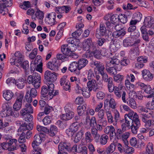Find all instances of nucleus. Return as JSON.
Wrapping results in <instances>:
<instances>
[{"instance_id":"nucleus-49","label":"nucleus","mask_w":154,"mask_h":154,"mask_svg":"<svg viewBox=\"0 0 154 154\" xmlns=\"http://www.w3.org/2000/svg\"><path fill=\"white\" fill-rule=\"evenodd\" d=\"M127 104L132 108L136 109L137 108V105L135 100L132 99H130L127 102Z\"/></svg>"},{"instance_id":"nucleus-45","label":"nucleus","mask_w":154,"mask_h":154,"mask_svg":"<svg viewBox=\"0 0 154 154\" xmlns=\"http://www.w3.org/2000/svg\"><path fill=\"white\" fill-rule=\"evenodd\" d=\"M126 145L124 149V152L128 154H132L134 152V149L132 147Z\"/></svg>"},{"instance_id":"nucleus-47","label":"nucleus","mask_w":154,"mask_h":154,"mask_svg":"<svg viewBox=\"0 0 154 154\" xmlns=\"http://www.w3.org/2000/svg\"><path fill=\"white\" fill-rule=\"evenodd\" d=\"M90 91L86 88H83L82 89V94L85 98H88L90 96Z\"/></svg>"},{"instance_id":"nucleus-55","label":"nucleus","mask_w":154,"mask_h":154,"mask_svg":"<svg viewBox=\"0 0 154 154\" xmlns=\"http://www.w3.org/2000/svg\"><path fill=\"white\" fill-rule=\"evenodd\" d=\"M142 17V14L140 13L137 12L134 14L133 18L139 22L140 21Z\"/></svg>"},{"instance_id":"nucleus-52","label":"nucleus","mask_w":154,"mask_h":154,"mask_svg":"<svg viewBox=\"0 0 154 154\" xmlns=\"http://www.w3.org/2000/svg\"><path fill=\"white\" fill-rule=\"evenodd\" d=\"M96 126L97 131H102L103 129V120H97L96 122Z\"/></svg>"},{"instance_id":"nucleus-62","label":"nucleus","mask_w":154,"mask_h":154,"mask_svg":"<svg viewBox=\"0 0 154 154\" xmlns=\"http://www.w3.org/2000/svg\"><path fill=\"white\" fill-rule=\"evenodd\" d=\"M121 90L116 86H115V90H114L115 94L116 96L120 98L121 97Z\"/></svg>"},{"instance_id":"nucleus-33","label":"nucleus","mask_w":154,"mask_h":154,"mask_svg":"<svg viewBox=\"0 0 154 154\" xmlns=\"http://www.w3.org/2000/svg\"><path fill=\"white\" fill-rule=\"evenodd\" d=\"M123 44L125 47L132 45L134 44L133 38L131 37L126 38L123 40Z\"/></svg>"},{"instance_id":"nucleus-28","label":"nucleus","mask_w":154,"mask_h":154,"mask_svg":"<svg viewBox=\"0 0 154 154\" xmlns=\"http://www.w3.org/2000/svg\"><path fill=\"white\" fill-rule=\"evenodd\" d=\"M1 145L3 149L5 150L8 149L9 151H13L17 149L18 146L17 145L15 146H10L8 142H4L1 144Z\"/></svg>"},{"instance_id":"nucleus-53","label":"nucleus","mask_w":154,"mask_h":154,"mask_svg":"<svg viewBox=\"0 0 154 154\" xmlns=\"http://www.w3.org/2000/svg\"><path fill=\"white\" fill-rule=\"evenodd\" d=\"M40 144H38L35 143H32V146L33 148L32 152H35L42 151L41 149L39 146Z\"/></svg>"},{"instance_id":"nucleus-30","label":"nucleus","mask_w":154,"mask_h":154,"mask_svg":"<svg viewBox=\"0 0 154 154\" xmlns=\"http://www.w3.org/2000/svg\"><path fill=\"white\" fill-rule=\"evenodd\" d=\"M126 33L125 30L121 29L114 32L112 34V36L115 38L120 37L124 36Z\"/></svg>"},{"instance_id":"nucleus-35","label":"nucleus","mask_w":154,"mask_h":154,"mask_svg":"<svg viewBox=\"0 0 154 154\" xmlns=\"http://www.w3.org/2000/svg\"><path fill=\"white\" fill-rule=\"evenodd\" d=\"M14 83L17 86L18 88L20 89H22L24 86L25 81L23 79L20 78L18 80H15Z\"/></svg>"},{"instance_id":"nucleus-51","label":"nucleus","mask_w":154,"mask_h":154,"mask_svg":"<svg viewBox=\"0 0 154 154\" xmlns=\"http://www.w3.org/2000/svg\"><path fill=\"white\" fill-rule=\"evenodd\" d=\"M85 140L87 143H91L93 140L91 133L89 131L86 132L85 134Z\"/></svg>"},{"instance_id":"nucleus-21","label":"nucleus","mask_w":154,"mask_h":154,"mask_svg":"<svg viewBox=\"0 0 154 154\" xmlns=\"http://www.w3.org/2000/svg\"><path fill=\"white\" fill-rule=\"evenodd\" d=\"M83 131L81 130L78 132L76 134L74 133L70 136L71 137L72 140H73L75 143H77L80 140L83 135Z\"/></svg>"},{"instance_id":"nucleus-27","label":"nucleus","mask_w":154,"mask_h":154,"mask_svg":"<svg viewBox=\"0 0 154 154\" xmlns=\"http://www.w3.org/2000/svg\"><path fill=\"white\" fill-rule=\"evenodd\" d=\"M125 122L122 125L121 127L122 130L125 131L126 127L130 128L133 124V121L132 119H128V118H125Z\"/></svg>"},{"instance_id":"nucleus-24","label":"nucleus","mask_w":154,"mask_h":154,"mask_svg":"<svg viewBox=\"0 0 154 154\" xmlns=\"http://www.w3.org/2000/svg\"><path fill=\"white\" fill-rule=\"evenodd\" d=\"M65 112V114H62L61 115V118L63 120H69L72 119L74 116V112L72 111Z\"/></svg>"},{"instance_id":"nucleus-57","label":"nucleus","mask_w":154,"mask_h":154,"mask_svg":"<svg viewBox=\"0 0 154 154\" xmlns=\"http://www.w3.org/2000/svg\"><path fill=\"white\" fill-rule=\"evenodd\" d=\"M124 77L123 75L119 74L114 76V79L115 82H120L122 81Z\"/></svg>"},{"instance_id":"nucleus-54","label":"nucleus","mask_w":154,"mask_h":154,"mask_svg":"<svg viewBox=\"0 0 154 154\" xmlns=\"http://www.w3.org/2000/svg\"><path fill=\"white\" fill-rule=\"evenodd\" d=\"M110 20L113 23H115L119 21V15L115 14H113L110 17Z\"/></svg>"},{"instance_id":"nucleus-39","label":"nucleus","mask_w":154,"mask_h":154,"mask_svg":"<svg viewBox=\"0 0 154 154\" xmlns=\"http://www.w3.org/2000/svg\"><path fill=\"white\" fill-rule=\"evenodd\" d=\"M69 147V144L66 143L61 142L58 146L59 151H62L64 149H68Z\"/></svg>"},{"instance_id":"nucleus-5","label":"nucleus","mask_w":154,"mask_h":154,"mask_svg":"<svg viewBox=\"0 0 154 154\" xmlns=\"http://www.w3.org/2000/svg\"><path fill=\"white\" fill-rule=\"evenodd\" d=\"M14 58L10 60V63L12 65H15L19 66L18 64H21L24 61V56L20 51H16L14 54Z\"/></svg>"},{"instance_id":"nucleus-48","label":"nucleus","mask_w":154,"mask_h":154,"mask_svg":"<svg viewBox=\"0 0 154 154\" xmlns=\"http://www.w3.org/2000/svg\"><path fill=\"white\" fill-rule=\"evenodd\" d=\"M119 20L122 23L125 24L128 21V18L125 14H121L119 15Z\"/></svg>"},{"instance_id":"nucleus-11","label":"nucleus","mask_w":154,"mask_h":154,"mask_svg":"<svg viewBox=\"0 0 154 154\" xmlns=\"http://www.w3.org/2000/svg\"><path fill=\"white\" fill-rule=\"evenodd\" d=\"M46 18L47 22L51 26H54L57 23L55 13L51 12L47 14Z\"/></svg>"},{"instance_id":"nucleus-1","label":"nucleus","mask_w":154,"mask_h":154,"mask_svg":"<svg viewBox=\"0 0 154 154\" xmlns=\"http://www.w3.org/2000/svg\"><path fill=\"white\" fill-rule=\"evenodd\" d=\"M23 94H18L15 103L13 105V110L11 107L9 106L7 103H5L3 105L4 110L0 112V115L2 117H7L10 116L15 117L19 116V112L17 111L19 110L22 105V102L23 98Z\"/></svg>"},{"instance_id":"nucleus-29","label":"nucleus","mask_w":154,"mask_h":154,"mask_svg":"<svg viewBox=\"0 0 154 154\" xmlns=\"http://www.w3.org/2000/svg\"><path fill=\"white\" fill-rule=\"evenodd\" d=\"M88 61L87 60L82 58L79 59L77 62L79 66V70H80L85 66L88 64Z\"/></svg>"},{"instance_id":"nucleus-3","label":"nucleus","mask_w":154,"mask_h":154,"mask_svg":"<svg viewBox=\"0 0 154 154\" xmlns=\"http://www.w3.org/2000/svg\"><path fill=\"white\" fill-rule=\"evenodd\" d=\"M33 111V110L31 104L29 103H26L24 107L21 110L20 113L24 117L26 116L27 118H25V120L29 122L32 119V116L30 114L32 113Z\"/></svg>"},{"instance_id":"nucleus-23","label":"nucleus","mask_w":154,"mask_h":154,"mask_svg":"<svg viewBox=\"0 0 154 154\" xmlns=\"http://www.w3.org/2000/svg\"><path fill=\"white\" fill-rule=\"evenodd\" d=\"M42 63L41 57L39 55L37 56L35 60L32 61L31 63V70L32 71L34 70L35 69L36 65H38L39 63Z\"/></svg>"},{"instance_id":"nucleus-12","label":"nucleus","mask_w":154,"mask_h":154,"mask_svg":"<svg viewBox=\"0 0 154 154\" xmlns=\"http://www.w3.org/2000/svg\"><path fill=\"white\" fill-rule=\"evenodd\" d=\"M80 124L77 122L73 123L70 126L69 128L66 130V132L69 136L76 132L80 127Z\"/></svg>"},{"instance_id":"nucleus-26","label":"nucleus","mask_w":154,"mask_h":154,"mask_svg":"<svg viewBox=\"0 0 154 154\" xmlns=\"http://www.w3.org/2000/svg\"><path fill=\"white\" fill-rule=\"evenodd\" d=\"M91 64L96 66V68L100 74H102L104 72V66L100 62L97 61H92Z\"/></svg>"},{"instance_id":"nucleus-7","label":"nucleus","mask_w":154,"mask_h":154,"mask_svg":"<svg viewBox=\"0 0 154 154\" xmlns=\"http://www.w3.org/2000/svg\"><path fill=\"white\" fill-rule=\"evenodd\" d=\"M48 86V93L45 96H43L44 99L45 100H50L52 99L54 96L57 95L58 93V91L54 90V84L51 83L49 84Z\"/></svg>"},{"instance_id":"nucleus-38","label":"nucleus","mask_w":154,"mask_h":154,"mask_svg":"<svg viewBox=\"0 0 154 154\" xmlns=\"http://www.w3.org/2000/svg\"><path fill=\"white\" fill-rule=\"evenodd\" d=\"M77 69L79 70V66L77 62H73L70 65L69 70L71 72L75 71Z\"/></svg>"},{"instance_id":"nucleus-25","label":"nucleus","mask_w":154,"mask_h":154,"mask_svg":"<svg viewBox=\"0 0 154 154\" xmlns=\"http://www.w3.org/2000/svg\"><path fill=\"white\" fill-rule=\"evenodd\" d=\"M88 89L91 91L92 90H96L98 88V85L96 81L95 80H92L88 82L87 84Z\"/></svg>"},{"instance_id":"nucleus-36","label":"nucleus","mask_w":154,"mask_h":154,"mask_svg":"<svg viewBox=\"0 0 154 154\" xmlns=\"http://www.w3.org/2000/svg\"><path fill=\"white\" fill-rule=\"evenodd\" d=\"M87 105L86 103L84 104L82 106H79L77 109V112L78 114L80 116L82 115L86 109Z\"/></svg>"},{"instance_id":"nucleus-16","label":"nucleus","mask_w":154,"mask_h":154,"mask_svg":"<svg viewBox=\"0 0 154 154\" xmlns=\"http://www.w3.org/2000/svg\"><path fill=\"white\" fill-rule=\"evenodd\" d=\"M149 116L147 114L142 115V121L144 123V125L146 128H149L152 125H154V121L149 119Z\"/></svg>"},{"instance_id":"nucleus-46","label":"nucleus","mask_w":154,"mask_h":154,"mask_svg":"<svg viewBox=\"0 0 154 154\" xmlns=\"http://www.w3.org/2000/svg\"><path fill=\"white\" fill-rule=\"evenodd\" d=\"M89 53L91 55V56L93 54L95 57L97 59H100L101 57L100 51L97 50L96 46L95 47V49H94V51L90 52Z\"/></svg>"},{"instance_id":"nucleus-44","label":"nucleus","mask_w":154,"mask_h":154,"mask_svg":"<svg viewBox=\"0 0 154 154\" xmlns=\"http://www.w3.org/2000/svg\"><path fill=\"white\" fill-rule=\"evenodd\" d=\"M116 148L115 143H112L106 149V151L107 153H110L113 152Z\"/></svg>"},{"instance_id":"nucleus-17","label":"nucleus","mask_w":154,"mask_h":154,"mask_svg":"<svg viewBox=\"0 0 154 154\" xmlns=\"http://www.w3.org/2000/svg\"><path fill=\"white\" fill-rule=\"evenodd\" d=\"M136 85L143 89L145 93L151 94L152 93V89L150 85H146L144 83L139 82L137 83Z\"/></svg>"},{"instance_id":"nucleus-2","label":"nucleus","mask_w":154,"mask_h":154,"mask_svg":"<svg viewBox=\"0 0 154 154\" xmlns=\"http://www.w3.org/2000/svg\"><path fill=\"white\" fill-rule=\"evenodd\" d=\"M77 43L75 44L68 43V44H63L61 46V51L63 54L65 55L70 56L72 53L77 49L79 45L80 41L79 39H75Z\"/></svg>"},{"instance_id":"nucleus-10","label":"nucleus","mask_w":154,"mask_h":154,"mask_svg":"<svg viewBox=\"0 0 154 154\" xmlns=\"http://www.w3.org/2000/svg\"><path fill=\"white\" fill-rule=\"evenodd\" d=\"M129 79H130L131 82H134L135 79V77L132 74H130V75L127 74L125 81V84L128 90H132L134 88V85L130 82Z\"/></svg>"},{"instance_id":"nucleus-37","label":"nucleus","mask_w":154,"mask_h":154,"mask_svg":"<svg viewBox=\"0 0 154 154\" xmlns=\"http://www.w3.org/2000/svg\"><path fill=\"white\" fill-rule=\"evenodd\" d=\"M130 135V133L129 132H126L122 134L120 138L122 139L125 145H127L128 144L127 139L129 137Z\"/></svg>"},{"instance_id":"nucleus-59","label":"nucleus","mask_w":154,"mask_h":154,"mask_svg":"<svg viewBox=\"0 0 154 154\" xmlns=\"http://www.w3.org/2000/svg\"><path fill=\"white\" fill-rule=\"evenodd\" d=\"M19 66H20L25 70L28 68L29 66V62L28 61H25L21 62V64H18Z\"/></svg>"},{"instance_id":"nucleus-22","label":"nucleus","mask_w":154,"mask_h":154,"mask_svg":"<svg viewBox=\"0 0 154 154\" xmlns=\"http://www.w3.org/2000/svg\"><path fill=\"white\" fill-rule=\"evenodd\" d=\"M46 66L48 69L51 70H56L58 67L57 60L55 59V60H53L52 62H48L46 64Z\"/></svg>"},{"instance_id":"nucleus-42","label":"nucleus","mask_w":154,"mask_h":154,"mask_svg":"<svg viewBox=\"0 0 154 154\" xmlns=\"http://www.w3.org/2000/svg\"><path fill=\"white\" fill-rule=\"evenodd\" d=\"M96 122L95 117H92L91 119L89 117H87L86 119V124H89L91 126L93 127L94 126V123H96Z\"/></svg>"},{"instance_id":"nucleus-9","label":"nucleus","mask_w":154,"mask_h":154,"mask_svg":"<svg viewBox=\"0 0 154 154\" xmlns=\"http://www.w3.org/2000/svg\"><path fill=\"white\" fill-rule=\"evenodd\" d=\"M44 77L47 81L51 82H54L57 79V74L54 72H52L48 70L45 72Z\"/></svg>"},{"instance_id":"nucleus-15","label":"nucleus","mask_w":154,"mask_h":154,"mask_svg":"<svg viewBox=\"0 0 154 154\" xmlns=\"http://www.w3.org/2000/svg\"><path fill=\"white\" fill-rule=\"evenodd\" d=\"M67 79V76L64 75L61 78L60 80V85L63 86V89L66 91L69 90L70 88V83Z\"/></svg>"},{"instance_id":"nucleus-31","label":"nucleus","mask_w":154,"mask_h":154,"mask_svg":"<svg viewBox=\"0 0 154 154\" xmlns=\"http://www.w3.org/2000/svg\"><path fill=\"white\" fill-rule=\"evenodd\" d=\"M3 97L7 100H11L14 96L13 93L11 91L7 90L5 91L3 95Z\"/></svg>"},{"instance_id":"nucleus-60","label":"nucleus","mask_w":154,"mask_h":154,"mask_svg":"<svg viewBox=\"0 0 154 154\" xmlns=\"http://www.w3.org/2000/svg\"><path fill=\"white\" fill-rule=\"evenodd\" d=\"M2 3L4 7H5V8L8 7H11L13 4L12 0H4V2Z\"/></svg>"},{"instance_id":"nucleus-14","label":"nucleus","mask_w":154,"mask_h":154,"mask_svg":"<svg viewBox=\"0 0 154 154\" xmlns=\"http://www.w3.org/2000/svg\"><path fill=\"white\" fill-rule=\"evenodd\" d=\"M109 104V107L112 109H115L116 107V103L115 100L112 97H111L109 100L107 99L104 100V106L105 110H106L108 104Z\"/></svg>"},{"instance_id":"nucleus-19","label":"nucleus","mask_w":154,"mask_h":154,"mask_svg":"<svg viewBox=\"0 0 154 154\" xmlns=\"http://www.w3.org/2000/svg\"><path fill=\"white\" fill-rule=\"evenodd\" d=\"M143 77L145 80L150 81L153 78L152 75L150 71L146 69H144L142 71Z\"/></svg>"},{"instance_id":"nucleus-34","label":"nucleus","mask_w":154,"mask_h":154,"mask_svg":"<svg viewBox=\"0 0 154 154\" xmlns=\"http://www.w3.org/2000/svg\"><path fill=\"white\" fill-rule=\"evenodd\" d=\"M35 17L38 20H42L44 17V12L38 8H36L35 13Z\"/></svg>"},{"instance_id":"nucleus-13","label":"nucleus","mask_w":154,"mask_h":154,"mask_svg":"<svg viewBox=\"0 0 154 154\" xmlns=\"http://www.w3.org/2000/svg\"><path fill=\"white\" fill-rule=\"evenodd\" d=\"M106 30L104 24L101 23L100 24V28L97 29L96 31V36L97 38H99L101 36L106 35Z\"/></svg>"},{"instance_id":"nucleus-8","label":"nucleus","mask_w":154,"mask_h":154,"mask_svg":"<svg viewBox=\"0 0 154 154\" xmlns=\"http://www.w3.org/2000/svg\"><path fill=\"white\" fill-rule=\"evenodd\" d=\"M120 61L117 58L113 57L109 59L106 63V66L108 67L112 66V65L114 66L116 69L118 71H120L122 69V66L120 64Z\"/></svg>"},{"instance_id":"nucleus-58","label":"nucleus","mask_w":154,"mask_h":154,"mask_svg":"<svg viewBox=\"0 0 154 154\" xmlns=\"http://www.w3.org/2000/svg\"><path fill=\"white\" fill-rule=\"evenodd\" d=\"M130 143L131 146H136L138 144V141L135 137H132L130 139Z\"/></svg>"},{"instance_id":"nucleus-63","label":"nucleus","mask_w":154,"mask_h":154,"mask_svg":"<svg viewBox=\"0 0 154 154\" xmlns=\"http://www.w3.org/2000/svg\"><path fill=\"white\" fill-rule=\"evenodd\" d=\"M36 128L38 131L46 133L48 132V130L46 127L39 125H37Z\"/></svg>"},{"instance_id":"nucleus-50","label":"nucleus","mask_w":154,"mask_h":154,"mask_svg":"<svg viewBox=\"0 0 154 154\" xmlns=\"http://www.w3.org/2000/svg\"><path fill=\"white\" fill-rule=\"evenodd\" d=\"M109 137L108 136L105 134L102 135L100 138V143L102 145H105L107 142V140L108 139Z\"/></svg>"},{"instance_id":"nucleus-43","label":"nucleus","mask_w":154,"mask_h":154,"mask_svg":"<svg viewBox=\"0 0 154 154\" xmlns=\"http://www.w3.org/2000/svg\"><path fill=\"white\" fill-rule=\"evenodd\" d=\"M105 110L108 122L109 123L111 124L113 122V117L111 114V112L109 109H107Z\"/></svg>"},{"instance_id":"nucleus-6","label":"nucleus","mask_w":154,"mask_h":154,"mask_svg":"<svg viewBox=\"0 0 154 154\" xmlns=\"http://www.w3.org/2000/svg\"><path fill=\"white\" fill-rule=\"evenodd\" d=\"M95 45L93 42L91 38H88L82 43V47L83 49L88 53L93 52L95 49Z\"/></svg>"},{"instance_id":"nucleus-41","label":"nucleus","mask_w":154,"mask_h":154,"mask_svg":"<svg viewBox=\"0 0 154 154\" xmlns=\"http://www.w3.org/2000/svg\"><path fill=\"white\" fill-rule=\"evenodd\" d=\"M153 146L152 143L149 142L147 145L146 152L148 154H152L153 152Z\"/></svg>"},{"instance_id":"nucleus-4","label":"nucleus","mask_w":154,"mask_h":154,"mask_svg":"<svg viewBox=\"0 0 154 154\" xmlns=\"http://www.w3.org/2000/svg\"><path fill=\"white\" fill-rule=\"evenodd\" d=\"M41 77L39 74L34 73L32 75H29L27 79V82L29 84H32L36 88H39L40 85Z\"/></svg>"},{"instance_id":"nucleus-18","label":"nucleus","mask_w":154,"mask_h":154,"mask_svg":"<svg viewBox=\"0 0 154 154\" xmlns=\"http://www.w3.org/2000/svg\"><path fill=\"white\" fill-rule=\"evenodd\" d=\"M105 133L106 134H110V138L111 140L114 139L115 133V129L114 127L112 125L107 126L104 129Z\"/></svg>"},{"instance_id":"nucleus-40","label":"nucleus","mask_w":154,"mask_h":154,"mask_svg":"<svg viewBox=\"0 0 154 154\" xmlns=\"http://www.w3.org/2000/svg\"><path fill=\"white\" fill-rule=\"evenodd\" d=\"M57 128L56 126L53 125H51L49 133L51 136H54L57 133Z\"/></svg>"},{"instance_id":"nucleus-20","label":"nucleus","mask_w":154,"mask_h":154,"mask_svg":"<svg viewBox=\"0 0 154 154\" xmlns=\"http://www.w3.org/2000/svg\"><path fill=\"white\" fill-rule=\"evenodd\" d=\"M143 23L144 25L146 27L154 28V20L150 17H146Z\"/></svg>"},{"instance_id":"nucleus-32","label":"nucleus","mask_w":154,"mask_h":154,"mask_svg":"<svg viewBox=\"0 0 154 154\" xmlns=\"http://www.w3.org/2000/svg\"><path fill=\"white\" fill-rule=\"evenodd\" d=\"M33 128V125L31 123H29L28 125L24 124L23 125H21L18 129V132H22L25 131L26 130H30Z\"/></svg>"},{"instance_id":"nucleus-61","label":"nucleus","mask_w":154,"mask_h":154,"mask_svg":"<svg viewBox=\"0 0 154 154\" xmlns=\"http://www.w3.org/2000/svg\"><path fill=\"white\" fill-rule=\"evenodd\" d=\"M51 117L47 116L45 117L43 120V122L44 125H47L51 123Z\"/></svg>"},{"instance_id":"nucleus-56","label":"nucleus","mask_w":154,"mask_h":154,"mask_svg":"<svg viewBox=\"0 0 154 154\" xmlns=\"http://www.w3.org/2000/svg\"><path fill=\"white\" fill-rule=\"evenodd\" d=\"M38 50L37 48L33 49L29 55V57L31 60L34 59L37 54Z\"/></svg>"},{"instance_id":"nucleus-64","label":"nucleus","mask_w":154,"mask_h":154,"mask_svg":"<svg viewBox=\"0 0 154 154\" xmlns=\"http://www.w3.org/2000/svg\"><path fill=\"white\" fill-rule=\"evenodd\" d=\"M34 141L32 143H35L38 144H40L42 142L41 138L39 135L36 134L34 136Z\"/></svg>"}]
</instances>
